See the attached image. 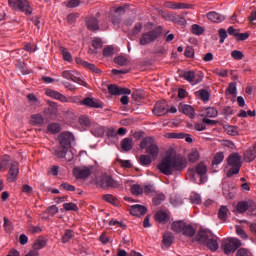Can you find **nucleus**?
Instances as JSON below:
<instances>
[{
  "mask_svg": "<svg viewBox=\"0 0 256 256\" xmlns=\"http://www.w3.org/2000/svg\"><path fill=\"white\" fill-rule=\"evenodd\" d=\"M227 91L230 95H237V84L233 82L230 83Z\"/></svg>",
  "mask_w": 256,
  "mask_h": 256,
  "instance_id": "nucleus-61",
  "label": "nucleus"
},
{
  "mask_svg": "<svg viewBox=\"0 0 256 256\" xmlns=\"http://www.w3.org/2000/svg\"><path fill=\"white\" fill-rule=\"evenodd\" d=\"M215 75H218L219 77H227L229 75V71L227 69H214Z\"/></svg>",
  "mask_w": 256,
  "mask_h": 256,
  "instance_id": "nucleus-57",
  "label": "nucleus"
},
{
  "mask_svg": "<svg viewBox=\"0 0 256 256\" xmlns=\"http://www.w3.org/2000/svg\"><path fill=\"white\" fill-rule=\"evenodd\" d=\"M187 167V159L185 157L177 155L173 151L166 152L165 156L161 159L157 165L158 171L163 175H173L175 171H183Z\"/></svg>",
  "mask_w": 256,
  "mask_h": 256,
  "instance_id": "nucleus-1",
  "label": "nucleus"
},
{
  "mask_svg": "<svg viewBox=\"0 0 256 256\" xmlns=\"http://www.w3.org/2000/svg\"><path fill=\"white\" fill-rule=\"evenodd\" d=\"M87 27L90 31L99 30V21L95 17H91L87 20Z\"/></svg>",
  "mask_w": 256,
  "mask_h": 256,
  "instance_id": "nucleus-29",
  "label": "nucleus"
},
{
  "mask_svg": "<svg viewBox=\"0 0 256 256\" xmlns=\"http://www.w3.org/2000/svg\"><path fill=\"white\" fill-rule=\"evenodd\" d=\"M194 75V71H187L184 73V79L188 81V83L192 84Z\"/></svg>",
  "mask_w": 256,
  "mask_h": 256,
  "instance_id": "nucleus-60",
  "label": "nucleus"
},
{
  "mask_svg": "<svg viewBox=\"0 0 256 256\" xmlns=\"http://www.w3.org/2000/svg\"><path fill=\"white\" fill-rule=\"evenodd\" d=\"M115 55V47L107 46L103 49V56L104 57H113Z\"/></svg>",
  "mask_w": 256,
  "mask_h": 256,
  "instance_id": "nucleus-45",
  "label": "nucleus"
},
{
  "mask_svg": "<svg viewBox=\"0 0 256 256\" xmlns=\"http://www.w3.org/2000/svg\"><path fill=\"white\" fill-rule=\"evenodd\" d=\"M71 239H73V232L71 230H65V233L62 236V243H69Z\"/></svg>",
  "mask_w": 256,
  "mask_h": 256,
  "instance_id": "nucleus-50",
  "label": "nucleus"
},
{
  "mask_svg": "<svg viewBox=\"0 0 256 256\" xmlns=\"http://www.w3.org/2000/svg\"><path fill=\"white\" fill-rule=\"evenodd\" d=\"M79 125L83 127V129H89V127H93V124H91V120L87 118V116H80L78 120Z\"/></svg>",
  "mask_w": 256,
  "mask_h": 256,
  "instance_id": "nucleus-31",
  "label": "nucleus"
},
{
  "mask_svg": "<svg viewBox=\"0 0 256 256\" xmlns=\"http://www.w3.org/2000/svg\"><path fill=\"white\" fill-rule=\"evenodd\" d=\"M131 193L132 195H136V196L143 195V187L140 186V184L138 183L133 184L131 187Z\"/></svg>",
  "mask_w": 256,
  "mask_h": 256,
  "instance_id": "nucleus-39",
  "label": "nucleus"
},
{
  "mask_svg": "<svg viewBox=\"0 0 256 256\" xmlns=\"http://www.w3.org/2000/svg\"><path fill=\"white\" fill-rule=\"evenodd\" d=\"M199 150L198 149H192L189 154H188V161H190V163H195L197 161H199Z\"/></svg>",
  "mask_w": 256,
  "mask_h": 256,
  "instance_id": "nucleus-36",
  "label": "nucleus"
},
{
  "mask_svg": "<svg viewBox=\"0 0 256 256\" xmlns=\"http://www.w3.org/2000/svg\"><path fill=\"white\" fill-rule=\"evenodd\" d=\"M190 201L193 205H199L201 203V195L193 192L190 195Z\"/></svg>",
  "mask_w": 256,
  "mask_h": 256,
  "instance_id": "nucleus-49",
  "label": "nucleus"
},
{
  "mask_svg": "<svg viewBox=\"0 0 256 256\" xmlns=\"http://www.w3.org/2000/svg\"><path fill=\"white\" fill-rule=\"evenodd\" d=\"M220 43H225V39H227V30L220 29L219 30Z\"/></svg>",
  "mask_w": 256,
  "mask_h": 256,
  "instance_id": "nucleus-64",
  "label": "nucleus"
},
{
  "mask_svg": "<svg viewBox=\"0 0 256 256\" xmlns=\"http://www.w3.org/2000/svg\"><path fill=\"white\" fill-rule=\"evenodd\" d=\"M60 51H61V53H62V55H63V59H64L65 61H68V62L73 61V56L71 55V53H69V51H67L66 48H61Z\"/></svg>",
  "mask_w": 256,
  "mask_h": 256,
  "instance_id": "nucleus-52",
  "label": "nucleus"
},
{
  "mask_svg": "<svg viewBox=\"0 0 256 256\" xmlns=\"http://www.w3.org/2000/svg\"><path fill=\"white\" fill-rule=\"evenodd\" d=\"M163 201H165V194H157L154 198H153V203L154 205H161V203H163Z\"/></svg>",
  "mask_w": 256,
  "mask_h": 256,
  "instance_id": "nucleus-53",
  "label": "nucleus"
},
{
  "mask_svg": "<svg viewBox=\"0 0 256 256\" xmlns=\"http://www.w3.org/2000/svg\"><path fill=\"white\" fill-rule=\"evenodd\" d=\"M187 223L184 221H176L172 223V231H175V233H183V229Z\"/></svg>",
  "mask_w": 256,
  "mask_h": 256,
  "instance_id": "nucleus-33",
  "label": "nucleus"
},
{
  "mask_svg": "<svg viewBox=\"0 0 256 256\" xmlns=\"http://www.w3.org/2000/svg\"><path fill=\"white\" fill-rule=\"evenodd\" d=\"M203 73H195L194 72V77H192V84L191 85H199L201 81H203Z\"/></svg>",
  "mask_w": 256,
  "mask_h": 256,
  "instance_id": "nucleus-48",
  "label": "nucleus"
},
{
  "mask_svg": "<svg viewBox=\"0 0 256 256\" xmlns=\"http://www.w3.org/2000/svg\"><path fill=\"white\" fill-rule=\"evenodd\" d=\"M92 46L94 47V49H101L103 47V41L101 40V38H95L92 41Z\"/></svg>",
  "mask_w": 256,
  "mask_h": 256,
  "instance_id": "nucleus-62",
  "label": "nucleus"
},
{
  "mask_svg": "<svg viewBox=\"0 0 256 256\" xmlns=\"http://www.w3.org/2000/svg\"><path fill=\"white\" fill-rule=\"evenodd\" d=\"M213 233L210 230H206V229H200L196 236H195V241H197L198 243H200V245H204L205 242L212 237Z\"/></svg>",
  "mask_w": 256,
  "mask_h": 256,
  "instance_id": "nucleus-13",
  "label": "nucleus"
},
{
  "mask_svg": "<svg viewBox=\"0 0 256 256\" xmlns=\"http://www.w3.org/2000/svg\"><path fill=\"white\" fill-rule=\"evenodd\" d=\"M236 233L241 239H249V235H247V232H245L241 226H236Z\"/></svg>",
  "mask_w": 256,
  "mask_h": 256,
  "instance_id": "nucleus-51",
  "label": "nucleus"
},
{
  "mask_svg": "<svg viewBox=\"0 0 256 256\" xmlns=\"http://www.w3.org/2000/svg\"><path fill=\"white\" fill-rule=\"evenodd\" d=\"M46 95L47 97H51V99H56V101H60L61 103H73V98H67V96L52 89L46 90Z\"/></svg>",
  "mask_w": 256,
  "mask_h": 256,
  "instance_id": "nucleus-9",
  "label": "nucleus"
},
{
  "mask_svg": "<svg viewBox=\"0 0 256 256\" xmlns=\"http://www.w3.org/2000/svg\"><path fill=\"white\" fill-rule=\"evenodd\" d=\"M178 111L180 113H183V115H187V117H189L190 119L195 118V109L189 104L180 103L178 106Z\"/></svg>",
  "mask_w": 256,
  "mask_h": 256,
  "instance_id": "nucleus-16",
  "label": "nucleus"
},
{
  "mask_svg": "<svg viewBox=\"0 0 256 256\" xmlns=\"http://www.w3.org/2000/svg\"><path fill=\"white\" fill-rule=\"evenodd\" d=\"M9 6L14 11H22L25 15H31L33 8L29 4V0H8Z\"/></svg>",
  "mask_w": 256,
  "mask_h": 256,
  "instance_id": "nucleus-5",
  "label": "nucleus"
},
{
  "mask_svg": "<svg viewBox=\"0 0 256 256\" xmlns=\"http://www.w3.org/2000/svg\"><path fill=\"white\" fill-rule=\"evenodd\" d=\"M81 105H85L86 107H90L93 109H103V102L95 99L87 97L80 102Z\"/></svg>",
  "mask_w": 256,
  "mask_h": 256,
  "instance_id": "nucleus-14",
  "label": "nucleus"
},
{
  "mask_svg": "<svg viewBox=\"0 0 256 256\" xmlns=\"http://www.w3.org/2000/svg\"><path fill=\"white\" fill-rule=\"evenodd\" d=\"M27 99L32 107H39L40 101L37 99V96L34 94H28Z\"/></svg>",
  "mask_w": 256,
  "mask_h": 256,
  "instance_id": "nucleus-38",
  "label": "nucleus"
},
{
  "mask_svg": "<svg viewBox=\"0 0 256 256\" xmlns=\"http://www.w3.org/2000/svg\"><path fill=\"white\" fill-rule=\"evenodd\" d=\"M236 256H251V251L247 248H239L236 252Z\"/></svg>",
  "mask_w": 256,
  "mask_h": 256,
  "instance_id": "nucleus-59",
  "label": "nucleus"
},
{
  "mask_svg": "<svg viewBox=\"0 0 256 256\" xmlns=\"http://www.w3.org/2000/svg\"><path fill=\"white\" fill-rule=\"evenodd\" d=\"M62 77L67 79L68 81H73L74 83H78V85H82V87H87V83L81 75L77 73L75 70H65L62 72Z\"/></svg>",
  "mask_w": 256,
  "mask_h": 256,
  "instance_id": "nucleus-8",
  "label": "nucleus"
},
{
  "mask_svg": "<svg viewBox=\"0 0 256 256\" xmlns=\"http://www.w3.org/2000/svg\"><path fill=\"white\" fill-rule=\"evenodd\" d=\"M207 174V165L205 163L201 162L197 164L193 168H189L187 171V175L190 178V181H197V177H200L201 183H207V177L205 176Z\"/></svg>",
  "mask_w": 256,
  "mask_h": 256,
  "instance_id": "nucleus-4",
  "label": "nucleus"
},
{
  "mask_svg": "<svg viewBox=\"0 0 256 256\" xmlns=\"http://www.w3.org/2000/svg\"><path fill=\"white\" fill-rule=\"evenodd\" d=\"M81 5V0H70L66 3L68 9H74V7H79Z\"/></svg>",
  "mask_w": 256,
  "mask_h": 256,
  "instance_id": "nucleus-54",
  "label": "nucleus"
},
{
  "mask_svg": "<svg viewBox=\"0 0 256 256\" xmlns=\"http://www.w3.org/2000/svg\"><path fill=\"white\" fill-rule=\"evenodd\" d=\"M255 159L256 147H251L244 153V161H246V163H251V161H255Z\"/></svg>",
  "mask_w": 256,
  "mask_h": 256,
  "instance_id": "nucleus-24",
  "label": "nucleus"
},
{
  "mask_svg": "<svg viewBox=\"0 0 256 256\" xmlns=\"http://www.w3.org/2000/svg\"><path fill=\"white\" fill-rule=\"evenodd\" d=\"M106 136L108 139H117V132L115 128H108L106 131Z\"/></svg>",
  "mask_w": 256,
  "mask_h": 256,
  "instance_id": "nucleus-55",
  "label": "nucleus"
},
{
  "mask_svg": "<svg viewBox=\"0 0 256 256\" xmlns=\"http://www.w3.org/2000/svg\"><path fill=\"white\" fill-rule=\"evenodd\" d=\"M102 189H110L113 187H119V182L115 181L111 176H105L100 182Z\"/></svg>",
  "mask_w": 256,
  "mask_h": 256,
  "instance_id": "nucleus-19",
  "label": "nucleus"
},
{
  "mask_svg": "<svg viewBox=\"0 0 256 256\" xmlns=\"http://www.w3.org/2000/svg\"><path fill=\"white\" fill-rule=\"evenodd\" d=\"M19 175V163L14 162L8 172L7 179L9 183H15L17 181V177Z\"/></svg>",
  "mask_w": 256,
  "mask_h": 256,
  "instance_id": "nucleus-17",
  "label": "nucleus"
},
{
  "mask_svg": "<svg viewBox=\"0 0 256 256\" xmlns=\"http://www.w3.org/2000/svg\"><path fill=\"white\" fill-rule=\"evenodd\" d=\"M228 211H229V209H227V207H225V206L220 207L219 212H218L219 219H221L222 221H227Z\"/></svg>",
  "mask_w": 256,
  "mask_h": 256,
  "instance_id": "nucleus-44",
  "label": "nucleus"
},
{
  "mask_svg": "<svg viewBox=\"0 0 256 256\" xmlns=\"http://www.w3.org/2000/svg\"><path fill=\"white\" fill-rule=\"evenodd\" d=\"M130 213L134 217H141L142 215H145V213H147V207L139 204L132 205L130 207Z\"/></svg>",
  "mask_w": 256,
  "mask_h": 256,
  "instance_id": "nucleus-20",
  "label": "nucleus"
},
{
  "mask_svg": "<svg viewBox=\"0 0 256 256\" xmlns=\"http://www.w3.org/2000/svg\"><path fill=\"white\" fill-rule=\"evenodd\" d=\"M140 148L146 149L147 155L140 156V165H151L159 157V146L153 137H146L140 142Z\"/></svg>",
  "mask_w": 256,
  "mask_h": 256,
  "instance_id": "nucleus-2",
  "label": "nucleus"
},
{
  "mask_svg": "<svg viewBox=\"0 0 256 256\" xmlns=\"http://www.w3.org/2000/svg\"><path fill=\"white\" fill-rule=\"evenodd\" d=\"M173 245V235L169 232L165 233L162 240V249H169Z\"/></svg>",
  "mask_w": 256,
  "mask_h": 256,
  "instance_id": "nucleus-26",
  "label": "nucleus"
},
{
  "mask_svg": "<svg viewBox=\"0 0 256 256\" xmlns=\"http://www.w3.org/2000/svg\"><path fill=\"white\" fill-rule=\"evenodd\" d=\"M168 107L167 101L157 102L153 109V113L154 115H157V117H163V115H167V113H169Z\"/></svg>",
  "mask_w": 256,
  "mask_h": 256,
  "instance_id": "nucleus-11",
  "label": "nucleus"
},
{
  "mask_svg": "<svg viewBox=\"0 0 256 256\" xmlns=\"http://www.w3.org/2000/svg\"><path fill=\"white\" fill-rule=\"evenodd\" d=\"M121 15H125V7H118L115 13L110 16V21H112L114 25H119L121 23Z\"/></svg>",
  "mask_w": 256,
  "mask_h": 256,
  "instance_id": "nucleus-21",
  "label": "nucleus"
},
{
  "mask_svg": "<svg viewBox=\"0 0 256 256\" xmlns=\"http://www.w3.org/2000/svg\"><path fill=\"white\" fill-rule=\"evenodd\" d=\"M228 165L232 167L229 172L227 173V177H233V175H237L239 171L241 170V155L235 153L231 154L228 159Z\"/></svg>",
  "mask_w": 256,
  "mask_h": 256,
  "instance_id": "nucleus-6",
  "label": "nucleus"
},
{
  "mask_svg": "<svg viewBox=\"0 0 256 256\" xmlns=\"http://www.w3.org/2000/svg\"><path fill=\"white\" fill-rule=\"evenodd\" d=\"M63 209H65V211H78L79 207H77V204L69 202L63 204Z\"/></svg>",
  "mask_w": 256,
  "mask_h": 256,
  "instance_id": "nucleus-47",
  "label": "nucleus"
},
{
  "mask_svg": "<svg viewBox=\"0 0 256 256\" xmlns=\"http://www.w3.org/2000/svg\"><path fill=\"white\" fill-rule=\"evenodd\" d=\"M196 233L195 228L191 224H185L184 229L182 230V234L184 237H188L191 239V237H194Z\"/></svg>",
  "mask_w": 256,
  "mask_h": 256,
  "instance_id": "nucleus-27",
  "label": "nucleus"
},
{
  "mask_svg": "<svg viewBox=\"0 0 256 256\" xmlns=\"http://www.w3.org/2000/svg\"><path fill=\"white\" fill-rule=\"evenodd\" d=\"M4 229L6 233H13V222L7 217H4Z\"/></svg>",
  "mask_w": 256,
  "mask_h": 256,
  "instance_id": "nucleus-43",
  "label": "nucleus"
},
{
  "mask_svg": "<svg viewBox=\"0 0 256 256\" xmlns=\"http://www.w3.org/2000/svg\"><path fill=\"white\" fill-rule=\"evenodd\" d=\"M225 131L228 135H232L233 137L239 135V128H237V126H228L225 128Z\"/></svg>",
  "mask_w": 256,
  "mask_h": 256,
  "instance_id": "nucleus-46",
  "label": "nucleus"
},
{
  "mask_svg": "<svg viewBox=\"0 0 256 256\" xmlns=\"http://www.w3.org/2000/svg\"><path fill=\"white\" fill-rule=\"evenodd\" d=\"M114 62L116 63V65H120V67H126V65H129V60L124 56L116 57L114 59Z\"/></svg>",
  "mask_w": 256,
  "mask_h": 256,
  "instance_id": "nucleus-42",
  "label": "nucleus"
},
{
  "mask_svg": "<svg viewBox=\"0 0 256 256\" xmlns=\"http://www.w3.org/2000/svg\"><path fill=\"white\" fill-rule=\"evenodd\" d=\"M73 174L76 177V179H87V177L91 175V169L85 166L76 167L73 170Z\"/></svg>",
  "mask_w": 256,
  "mask_h": 256,
  "instance_id": "nucleus-15",
  "label": "nucleus"
},
{
  "mask_svg": "<svg viewBox=\"0 0 256 256\" xmlns=\"http://www.w3.org/2000/svg\"><path fill=\"white\" fill-rule=\"evenodd\" d=\"M164 5L168 9H187V4L183 3L165 2Z\"/></svg>",
  "mask_w": 256,
  "mask_h": 256,
  "instance_id": "nucleus-34",
  "label": "nucleus"
},
{
  "mask_svg": "<svg viewBox=\"0 0 256 256\" xmlns=\"http://www.w3.org/2000/svg\"><path fill=\"white\" fill-rule=\"evenodd\" d=\"M47 131H49V133H59V131H61V125L59 123H51L48 125Z\"/></svg>",
  "mask_w": 256,
  "mask_h": 256,
  "instance_id": "nucleus-40",
  "label": "nucleus"
},
{
  "mask_svg": "<svg viewBox=\"0 0 256 256\" xmlns=\"http://www.w3.org/2000/svg\"><path fill=\"white\" fill-rule=\"evenodd\" d=\"M59 143L61 148H56L54 155L59 159H66V161H73V152L71 149L72 141H75V136L71 132H63L59 135Z\"/></svg>",
  "mask_w": 256,
  "mask_h": 256,
  "instance_id": "nucleus-3",
  "label": "nucleus"
},
{
  "mask_svg": "<svg viewBox=\"0 0 256 256\" xmlns=\"http://www.w3.org/2000/svg\"><path fill=\"white\" fill-rule=\"evenodd\" d=\"M108 91L110 95H131L129 88H122L113 84L108 86Z\"/></svg>",
  "mask_w": 256,
  "mask_h": 256,
  "instance_id": "nucleus-18",
  "label": "nucleus"
},
{
  "mask_svg": "<svg viewBox=\"0 0 256 256\" xmlns=\"http://www.w3.org/2000/svg\"><path fill=\"white\" fill-rule=\"evenodd\" d=\"M46 245H47V240L43 238H38L34 242L33 249L35 251H40V249H43Z\"/></svg>",
  "mask_w": 256,
  "mask_h": 256,
  "instance_id": "nucleus-35",
  "label": "nucleus"
},
{
  "mask_svg": "<svg viewBox=\"0 0 256 256\" xmlns=\"http://www.w3.org/2000/svg\"><path fill=\"white\" fill-rule=\"evenodd\" d=\"M231 56L233 57V59H235L236 61H241V59H243L244 55L243 52L239 51V50H234L231 52Z\"/></svg>",
  "mask_w": 256,
  "mask_h": 256,
  "instance_id": "nucleus-56",
  "label": "nucleus"
},
{
  "mask_svg": "<svg viewBox=\"0 0 256 256\" xmlns=\"http://www.w3.org/2000/svg\"><path fill=\"white\" fill-rule=\"evenodd\" d=\"M31 125H43L45 118L41 114H34L30 118Z\"/></svg>",
  "mask_w": 256,
  "mask_h": 256,
  "instance_id": "nucleus-30",
  "label": "nucleus"
},
{
  "mask_svg": "<svg viewBox=\"0 0 256 256\" xmlns=\"http://www.w3.org/2000/svg\"><path fill=\"white\" fill-rule=\"evenodd\" d=\"M241 245H243V243L239 238L230 237L223 241L222 249L226 255H231V253H235Z\"/></svg>",
  "mask_w": 256,
  "mask_h": 256,
  "instance_id": "nucleus-7",
  "label": "nucleus"
},
{
  "mask_svg": "<svg viewBox=\"0 0 256 256\" xmlns=\"http://www.w3.org/2000/svg\"><path fill=\"white\" fill-rule=\"evenodd\" d=\"M159 37V32L153 30L147 33H144L140 38V45H149L153 43Z\"/></svg>",
  "mask_w": 256,
  "mask_h": 256,
  "instance_id": "nucleus-10",
  "label": "nucleus"
},
{
  "mask_svg": "<svg viewBox=\"0 0 256 256\" xmlns=\"http://www.w3.org/2000/svg\"><path fill=\"white\" fill-rule=\"evenodd\" d=\"M256 204L253 201H241L237 204L236 210L238 213H245V211H255Z\"/></svg>",
  "mask_w": 256,
  "mask_h": 256,
  "instance_id": "nucleus-12",
  "label": "nucleus"
},
{
  "mask_svg": "<svg viewBox=\"0 0 256 256\" xmlns=\"http://www.w3.org/2000/svg\"><path fill=\"white\" fill-rule=\"evenodd\" d=\"M217 115H219V112L217 111V109L213 107L205 108L202 113L203 117H210V118H215L217 117Z\"/></svg>",
  "mask_w": 256,
  "mask_h": 256,
  "instance_id": "nucleus-28",
  "label": "nucleus"
},
{
  "mask_svg": "<svg viewBox=\"0 0 256 256\" xmlns=\"http://www.w3.org/2000/svg\"><path fill=\"white\" fill-rule=\"evenodd\" d=\"M121 147L123 151H131L133 149V139L124 138L121 142Z\"/></svg>",
  "mask_w": 256,
  "mask_h": 256,
  "instance_id": "nucleus-32",
  "label": "nucleus"
},
{
  "mask_svg": "<svg viewBox=\"0 0 256 256\" xmlns=\"http://www.w3.org/2000/svg\"><path fill=\"white\" fill-rule=\"evenodd\" d=\"M207 246V248L214 252L217 251V249H219V242H217V238L215 236H212L205 242V244Z\"/></svg>",
  "mask_w": 256,
  "mask_h": 256,
  "instance_id": "nucleus-22",
  "label": "nucleus"
},
{
  "mask_svg": "<svg viewBox=\"0 0 256 256\" xmlns=\"http://www.w3.org/2000/svg\"><path fill=\"white\" fill-rule=\"evenodd\" d=\"M203 31H205V30L203 29V27H201V26H199V25H197V24H194V25L192 26V33H193L194 35H203Z\"/></svg>",
  "mask_w": 256,
  "mask_h": 256,
  "instance_id": "nucleus-58",
  "label": "nucleus"
},
{
  "mask_svg": "<svg viewBox=\"0 0 256 256\" xmlns=\"http://www.w3.org/2000/svg\"><path fill=\"white\" fill-rule=\"evenodd\" d=\"M104 201H107V203H111L112 205H117V200H115V197L113 195L108 194L103 196Z\"/></svg>",
  "mask_w": 256,
  "mask_h": 256,
  "instance_id": "nucleus-63",
  "label": "nucleus"
},
{
  "mask_svg": "<svg viewBox=\"0 0 256 256\" xmlns=\"http://www.w3.org/2000/svg\"><path fill=\"white\" fill-rule=\"evenodd\" d=\"M206 17L212 23H222V21H225V16H223V15L217 13V12H209L206 15Z\"/></svg>",
  "mask_w": 256,
  "mask_h": 256,
  "instance_id": "nucleus-23",
  "label": "nucleus"
},
{
  "mask_svg": "<svg viewBox=\"0 0 256 256\" xmlns=\"http://www.w3.org/2000/svg\"><path fill=\"white\" fill-rule=\"evenodd\" d=\"M91 133L94 137H103L105 135V127L99 124H92Z\"/></svg>",
  "mask_w": 256,
  "mask_h": 256,
  "instance_id": "nucleus-25",
  "label": "nucleus"
},
{
  "mask_svg": "<svg viewBox=\"0 0 256 256\" xmlns=\"http://www.w3.org/2000/svg\"><path fill=\"white\" fill-rule=\"evenodd\" d=\"M223 159H225V154H223V152L216 153L212 165H220V163H223Z\"/></svg>",
  "mask_w": 256,
  "mask_h": 256,
  "instance_id": "nucleus-41",
  "label": "nucleus"
},
{
  "mask_svg": "<svg viewBox=\"0 0 256 256\" xmlns=\"http://www.w3.org/2000/svg\"><path fill=\"white\" fill-rule=\"evenodd\" d=\"M155 219L158 221V223H165L169 219V215L167 212L159 211L156 213Z\"/></svg>",
  "mask_w": 256,
  "mask_h": 256,
  "instance_id": "nucleus-37",
  "label": "nucleus"
}]
</instances>
